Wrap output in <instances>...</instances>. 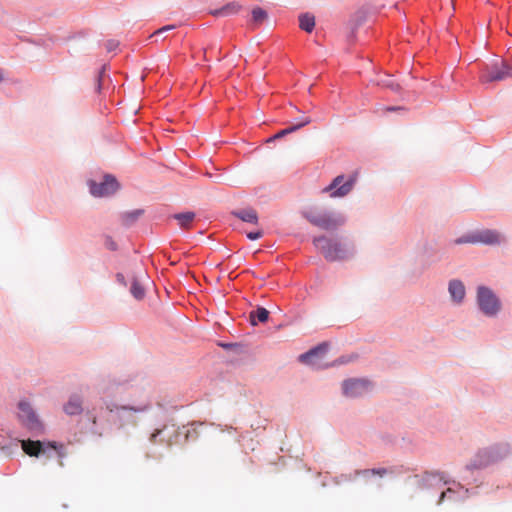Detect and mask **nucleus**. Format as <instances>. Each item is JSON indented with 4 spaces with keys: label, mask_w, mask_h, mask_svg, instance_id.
<instances>
[{
    "label": "nucleus",
    "mask_w": 512,
    "mask_h": 512,
    "mask_svg": "<svg viewBox=\"0 0 512 512\" xmlns=\"http://www.w3.org/2000/svg\"><path fill=\"white\" fill-rule=\"evenodd\" d=\"M52 448L56 449V445L55 444H50Z\"/></svg>",
    "instance_id": "36"
},
{
    "label": "nucleus",
    "mask_w": 512,
    "mask_h": 512,
    "mask_svg": "<svg viewBox=\"0 0 512 512\" xmlns=\"http://www.w3.org/2000/svg\"><path fill=\"white\" fill-rule=\"evenodd\" d=\"M446 493L445 492H442L441 493V496H440V499H439V503H441L445 497Z\"/></svg>",
    "instance_id": "33"
},
{
    "label": "nucleus",
    "mask_w": 512,
    "mask_h": 512,
    "mask_svg": "<svg viewBox=\"0 0 512 512\" xmlns=\"http://www.w3.org/2000/svg\"><path fill=\"white\" fill-rule=\"evenodd\" d=\"M263 235V232L261 230H258V231H255V232H249L247 233V237L250 239V240H256V239H259L260 237H262Z\"/></svg>",
    "instance_id": "28"
},
{
    "label": "nucleus",
    "mask_w": 512,
    "mask_h": 512,
    "mask_svg": "<svg viewBox=\"0 0 512 512\" xmlns=\"http://www.w3.org/2000/svg\"><path fill=\"white\" fill-rule=\"evenodd\" d=\"M379 84H381L383 87L391 89L392 91H398L400 89L399 84L396 83L392 78L382 80Z\"/></svg>",
    "instance_id": "25"
},
{
    "label": "nucleus",
    "mask_w": 512,
    "mask_h": 512,
    "mask_svg": "<svg viewBox=\"0 0 512 512\" xmlns=\"http://www.w3.org/2000/svg\"><path fill=\"white\" fill-rule=\"evenodd\" d=\"M328 344L322 343L318 345L317 347L309 350L308 352L301 354L299 356V361L305 364L309 365H316V362L314 361L315 357L318 356H324L327 352Z\"/></svg>",
    "instance_id": "12"
},
{
    "label": "nucleus",
    "mask_w": 512,
    "mask_h": 512,
    "mask_svg": "<svg viewBox=\"0 0 512 512\" xmlns=\"http://www.w3.org/2000/svg\"><path fill=\"white\" fill-rule=\"evenodd\" d=\"M197 437H198L197 428H196L195 424H191L190 428H188L185 433V438H186V440H189V439H196Z\"/></svg>",
    "instance_id": "26"
},
{
    "label": "nucleus",
    "mask_w": 512,
    "mask_h": 512,
    "mask_svg": "<svg viewBox=\"0 0 512 512\" xmlns=\"http://www.w3.org/2000/svg\"><path fill=\"white\" fill-rule=\"evenodd\" d=\"M509 454V448L506 445L495 446L478 452L475 458L467 465L469 469H480L496 462Z\"/></svg>",
    "instance_id": "4"
},
{
    "label": "nucleus",
    "mask_w": 512,
    "mask_h": 512,
    "mask_svg": "<svg viewBox=\"0 0 512 512\" xmlns=\"http://www.w3.org/2000/svg\"><path fill=\"white\" fill-rule=\"evenodd\" d=\"M142 214H143V210H141V209H136L131 212H126V213L122 214V216H121L122 222L125 225H130L133 222H135Z\"/></svg>",
    "instance_id": "21"
},
{
    "label": "nucleus",
    "mask_w": 512,
    "mask_h": 512,
    "mask_svg": "<svg viewBox=\"0 0 512 512\" xmlns=\"http://www.w3.org/2000/svg\"><path fill=\"white\" fill-rule=\"evenodd\" d=\"M118 188L119 184L117 180L111 175L105 176L104 180L100 183L94 181L90 182V192L96 197L110 196L115 193Z\"/></svg>",
    "instance_id": "8"
},
{
    "label": "nucleus",
    "mask_w": 512,
    "mask_h": 512,
    "mask_svg": "<svg viewBox=\"0 0 512 512\" xmlns=\"http://www.w3.org/2000/svg\"><path fill=\"white\" fill-rule=\"evenodd\" d=\"M3 80V72L2 70L0 69V82Z\"/></svg>",
    "instance_id": "35"
},
{
    "label": "nucleus",
    "mask_w": 512,
    "mask_h": 512,
    "mask_svg": "<svg viewBox=\"0 0 512 512\" xmlns=\"http://www.w3.org/2000/svg\"><path fill=\"white\" fill-rule=\"evenodd\" d=\"M267 13L260 7H256L252 10V18L255 22H262L266 19Z\"/></svg>",
    "instance_id": "23"
},
{
    "label": "nucleus",
    "mask_w": 512,
    "mask_h": 512,
    "mask_svg": "<svg viewBox=\"0 0 512 512\" xmlns=\"http://www.w3.org/2000/svg\"><path fill=\"white\" fill-rule=\"evenodd\" d=\"M161 430H156L154 433L151 434V437H150V441L152 443H156V438L158 437V435L161 434Z\"/></svg>",
    "instance_id": "31"
},
{
    "label": "nucleus",
    "mask_w": 512,
    "mask_h": 512,
    "mask_svg": "<svg viewBox=\"0 0 512 512\" xmlns=\"http://www.w3.org/2000/svg\"><path fill=\"white\" fill-rule=\"evenodd\" d=\"M365 473H372V474H378L380 476L384 475L386 473V470L385 469H380V470H366Z\"/></svg>",
    "instance_id": "30"
},
{
    "label": "nucleus",
    "mask_w": 512,
    "mask_h": 512,
    "mask_svg": "<svg viewBox=\"0 0 512 512\" xmlns=\"http://www.w3.org/2000/svg\"><path fill=\"white\" fill-rule=\"evenodd\" d=\"M174 28H175V26H174V25H167V26H164V27H162V28H160V29L156 30V31L151 35V37H153V36H158V35H160V34H162V33L166 32V31L173 30Z\"/></svg>",
    "instance_id": "27"
},
{
    "label": "nucleus",
    "mask_w": 512,
    "mask_h": 512,
    "mask_svg": "<svg viewBox=\"0 0 512 512\" xmlns=\"http://www.w3.org/2000/svg\"><path fill=\"white\" fill-rule=\"evenodd\" d=\"M310 122H311V119L309 117H304L299 123L286 128L285 131H287V134H290V133L308 125Z\"/></svg>",
    "instance_id": "24"
},
{
    "label": "nucleus",
    "mask_w": 512,
    "mask_h": 512,
    "mask_svg": "<svg viewBox=\"0 0 512 512\" xmlns=\"http://www.w3.org/2000/svg\"><path fill=\"white\" fill-rule=\"evenodd\" d=\"M477 300L482 312L488 316L495 315L500 309L498 299L492 291L486 287H479Z\"/></svg>",
    "instance_id": "7"
},
{
    "label": "nucleus",
    "mask_w": 512,
    "mask_h": 512,
    "mask_svg": "<svg viewBox=\"0 0 512 512\" xmlns=\"http://www.w3.org/2000/svg\"><path fill=\"white\" fill-rule=\"evenodd\" d=\"M174 219L178 222V225L183 229H189L192 222L195 219L194 212H184L174 215Z\"/></svg>",
    "instance_id": "17"
},
{
    "label": "nucleus",
    "mask_w": 512,
    "mask_h": 512,
    "mask_svg": "<svg viewBox=\"0 0 512 512\" xmlns=\"http://www.w3.org/2000/svg\"><path fill=\"white\" fill-rule=\"evenodd\" d=\"M18 420L23 427L34 435H39L44 430L43 423L38 414L27 401H20L18 403Z\"/></svg>",
    "instance_id": "3"
},
{
    "label": "nucleus",
    "mask_w": 512,
    "mask_h": 512,
    "mask_svg": "<svg viewBox=\"0 0 512 512\" xmlns=\"http://www.w3.org/2000/svg\"><path fill=\"white\" fill-rule=\"evenodd\" d=\"M63 410L69 416L80 415L83 412V398L79 395H71L64 404Z\"/></svg>",
    "instance_id": "11"
},
{
    "label": "nucleus",
    "mask_w": 512,
    "mask_h": 512,
    "mask_svg": "<svg viewBox=\"0 0 512 512\" xmlns=\"http://www.w3.org/2000/svg\"><path fill=\"white\" fill-rule=\"evenodd\" d=\"M510 77H512V63L505 60H496L485 65L481 70L479 79L482 83H490L503 81Z\"/></svg>",
    "instance_id": "2"
},
{
    "label": "nucleus",
    "mask_w": 512,
    "mask_h": 512,
    "mask_svg": "<svg viewBox=\"0 0 512 512\" xmlns=\"http://www.w3.org/2000/svg\"><path fill=\"white\" fill-rule=\"evenodd\" d=\"M448 290L451 298L457 303H460L465 297V287L459 280H451Z\"/></svg>",
    "instance_id": "13"
},
{
    "label": "nucleus",
    "mask_w": 512,
    "mask_h": 512,
    "mask_svg": "<svg viewBox=\"0 0 512 512\" xmlns=\"http://www.w3.org/2000/svg\"><path fill=\"white\" fill-rule=\"evenodd\" d=\"M304 217L312 225L327 231L335 230L345 223L344 216L330 213L315 214L312 212H305Z\"/></svg>",
    "instance_id": "5"
},
{
    "label": "nucleus",
    "mask_w": 512,
    "mask_h": 512,
    "mask_svg": "<svg viewBox=\"0 0 512 512\" xmlns=\"http://www.w3.org/2000/svg\"><path fill=\"white\" fill-rule=\"evenodd\" d=\"M287 135V131H285V129L279 131L275 136L274 138H281L283 136Z\"/></svg>",
    "instance_id": "32"
},
{
    "label": "nucleus",
    "mask_w": 512,
    "mask_h": 512,
    "mask_svg": "<svg viewBox=\"0 0 512 512\" xmlns=\"http://www.w3.org/2000/svg\"><path fill=\"white\" fill-rule=\"evenodd\" d=\"M22 449L29 456H38L42 452V443L40 441L23 440Z\"/></svg>",
    "instance_id": "15"
},
{
    "label": "nucleus",
    "mask_w": 512,
    "mask_h": 512,
    "mask_svg": "<svg viewBox=\"0 0 512 512\" xmlns=\"http://www.w3.org/2000/svg\"><path fill=\"white\" fill-rule=\"evenodd\" d=\"M502 241V237L500 233H498L495 230H483L479 231L476 234L472 235L471 237H468L466 239H459L456 241V243H484V244H499Z\"/></svg>",
    "instance_id": "9"
},
{
    "label": "nucleus",
    "mask_w": 512,
    "mask_h": 512,
    "mask_svg": "<svg viewBox=\"0 0 512 512\" xmlns=\"http://www.w3.org/2000/svg\"><path fill=\"white\" fill-rule=\"evenodd\" d=\"M370 383L363 379H350L342 384L343 393L347 397H359L368 392Z\"/></svg>",
    "instance_id": "10"
},
{
    "label": "nucleus",
    "mask_w": 512,
    "mask_h": 512,
    "mask_svg": "<svg viewBox=\"0 0 512 512\" xmlns=\"http://www.w3.org/2000/svg\"><path fill=\"white\" fill-rule=\"evenodd\" d=\"M130 292L137 300H141L145 296V289L139 278H134L130 287Z\"/></svg>",
    "instance_id": "19"
},
{
    "label": "nucleus",
    "mask_w": 512,
    "mask_h": 512,
    "mask_svg": "<svg viewBox=\"0 0 512 512\" xmlns=\"http://www.w3.org/2000/svg\"><path fill=\"white\" fill-rule=\"evenodd\" d=\"M90 420H91L92 425H93V431H94L95 433H98L99 435H102V433H101V432H98V431L96 430V426H97V417H96L95 415H93L92 413H90Z\"/></svg>",
    "instance_id": "29"
},
{
    "label": "nucleus",
    "mask_w": 512,
    "mask_h": 512,
    "mask_svg": "<svg viewBox=\"0 0 512 512\" xmlns=\"http://www.w3.org/2000/svg\"><path fill=\"white\" fill-rule=\"evenodd\" d=\"M299 26L302 30L311 33L315 27V18L313 15L306 13L299 17Z\"/></svg>",
    "instance_id": "18"
},
{
    "label": "nucleus",
    "mask_w": 512,
    "mask_h": 512,
    "mask_svg": "<svg viewBox=\"0 0 512 512\" xmlns=\"http://www.w3.org/2000/svg\"><path fill=\"white\" fill-rule=\"evenodd\" d=\"M232 214L244 222L252 224H256L258 222L257 212L252 208L234 211Z\"/></svg>",
    "instance_id": "16"
},
{
    "label": "nucleus",
    "mask_w": 512,
    "mask_h": 512,
    "mask_svg": "<svg viewBox=\"0 0 512 512\" xmlns=\"http://www.w3.org/2000/svg\"><path fill=\"white\" fill-rule=\"evenodd\" d=\"M269 318V311L264 307H257L249 313L251 325L256 326L258 322L265 323Z\"/></svg>",
    "instance_id": "14"
},
{
    "label": "nucleus",
    "mask_w": 512,
    "mask_h": 512,
    "mask_svg": "<svg viewBox=\"0 0 512 512\" xmlns=\"http://www.w3.org/2000/svg\"><path fill=\"white\" fill-rule=\"evenodd\" d=\"M240 10V5L236 2L229 3L224 7L213 11V15L215 16H228L231 14H235Z\"/></svg>",
    "instance_id": "20"
},
{
    "label": "nucleus",
    "mask_w": 512,
    "mask_h": 512,
    "mask_svg": "<svg viewBox=\"0 0 512 512\" xmlns=\"http://www.w3.org/2000/svg\"><path fill=\"white\" fill-rule=\"evenodd\" d=\"M356 178L355 174L350 175L348 178H345L344 175H339L323 191L329 192L332 198L344 197L353 189Z\"/></svg>",
    "instance_id": "6"
},
{
    "label": "nucleus",
    "mask_w": 512,
    "mask_h": 512,
    "mask_svg": "<svg viewBox=\"0 0 512 512\" xmlns=\"http://www.w3.org/2000/svg\"><path fill=\"white\" fill-rule=\"evenodd\" d=\"M109 248L114 250L115 249V244L113 242H111L110 245H109Z\"/></svg>",
    "instance_id": "34"
},
{
    "label": "nucleus",
    "mask_w": 512,
    "mask_h": 512,
    "mask_svg": "<svg viewBox=\"0 0 512 512\" xmlns=\"http://www.w3.org/2000/svg\"><path fill=\"white\" fill-rule=\"evenodd\" d=\"M106 409L113 413L115 411H133V412H142L146 409V407H141V408H137V407H128V406H121V407H117L116 405L114 404H110V405H107L106 406Z\"/></svg>",
    "instance_id": "22"
},
{
    "label": "nucleus",
    "mask_w": 512,
    "mask_h": 512,
    "mask_svg": "<svg viewBox=\"0 0 512 512\" xmlns=\"http://www.w3.org/2000/svg\"><path fill=\"white\" fill-rule=\"evenodd\" d=\"M313 244L324 258L330 262L346 260L354 254V248L351 244L324 235L315 237Z\"/></svg>",
    "instance_id": "1"
}]
</instances>
